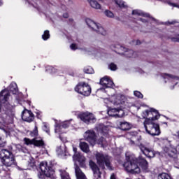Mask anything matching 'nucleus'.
Instances as JSON below:
<instances>
[{
  "label": "nucleus",
  "instance_id": "41",
  "mask_svg": "<svg viewBox=\"0 0 179 179\" xmlns=\"http://www.w3.org/2000/svg\"><path fill=\"white\" fill-rule=\"evenodd\" d=\"M168 4H169L170 6H173V8H178L179 9V5L176 3H171L170 1H168Z\"/></svg>",
  "mask_w": 179,
  "mask_h": 179
},
{
  "label": "nucleus",
  "instance_id": "14",
  "mask_svg": "<svg viewBox=\"0 0 179 179\" xmlns=\"http://www.w3.org/2000/svg\"><path fill=\"white\" fill-rule=\"evenodd\" d=\"M10 96V92L8 91V90L4 89L0 92V103L1 100H3V101H8L9 100V97ZM1 108H5L6 110H9L10 106H0V110Z\"/></svg>",
  "mask_w": 179,
  "mask_h": 179
},
{
  "label": "nucleus",
  "instance_id": "6",
  "mask_svg": "<svg viewBox=\"0 0 179 179\" xmlns=\"http://www.w3.org/2000/svg\"><path fill=\"white\" fill-rule=\"evenodd\" d=\"M74 90L79 94H82V96H85V97L90 96L92 94V87H90L89 83L85 81L79 82L75 87Z\"/></svg>",
  "mask_w": 179,
  "mask_h": 179
},
{
  "label": "nucleus",
  "instance_id": "11",
  "mask_svg": "<svg viewBox=\"0 0 179 179\" xmlns=\"http://www.w3.org/2000/svg\"><path fill=\"white\" fill-rule=\"evenodd\" d=\"M89 166L94 173V176L95 179L101 178V172H100V168H99L97 164L93 162V160H90Z\"/></svg>",
  "mask_w": 179,
  "mask_h": 179
},
{
  "label": "nucleus",
  "instance_id": "20",
  "mask_svg": "<svg viewBox=\"0 0 179 179\" xmlns=\"http://www.w3.org/2000/svg\"><path fill=\"white\" fill-rule=\"evenodd\" d=\"M87 1L90 3V6L92 8H94V9H101V5L97 2V1L95 0H87Z\"/></svg>",
  "mask_w": 179,
  "mask_h": 179
},
{
  "label": "nucleus",
  "instance_id": "46",
  "mask_svg": "<svg viewBox=\"0 0 179 179\" xmlns=\"http://www.w3.org/2000/svg\"><path fill=\"white\" fill-rule=\"evenodd\" d=\"M168 23L169 24H176V23H178L177 21L174 20V21H171V22H168Z\"/></svg>",
  "mask_w": 179,
  "mask_h": 179
},
{
  "label": "nucleus",
  "instance_id": "19",
  "mask_svg": "<svg viewBox=\"0 0 179 179\" xmlns=\"http://www.w3.org/2000/svg\"><path fill=\"white\" fill-rule=\"evenodd\" d=\"M120 128L122 131H129V129H131V126L129 125V123L127 122H120Z\"/></svg>",
  "mask_w": 179,
  "mask_h": 179
},
{
  "label": "nucleus",
  "instance_id": "13",
  "mask_svg": "<svg viewBox=\"0 0 179 179\" xmlns=\"http://www.w3.org/2000/svg\"><path fill=\"white\" fill-rule=\"evenodd\" d=\"M73 159L74 162H78L79 163L80 167L85 169L86 167V157L81 155L80 153H76L73 156Z\"/></svg>",
  "mask_w": 179,
  "mask_h": 179
},
{
  "label": "nucleus",
  "instance_id": "28",
  "mask_svg": "<svg viewBox=\"0 0 179 179\" xmlns=\"http://www.w3.org/2000/svg\"><path fill=\"white\" fill-rule=\"evenodd\" d=\"M51 37V35L50 34L49 30H45L43 32V34L42 35V38L44 40V41H47Z\"/></svg>",
  "mask_w": 179,
  "mask_h": 179
},
{
  "label": "nucleus",
  "instance_id": "61",
  "mask_svg": "<svg viewBox=\"0 0 179 179\" xmlns=\"http://www.w3.org/2000/svg\"><path fill=\"white\" fill-rule=\"evenodd\" d=\"M99 1H103V0H99Z\"/></svg>",
  "mask_w": 179,
  "mask_h": 179
},
{
  "label": "nucleus",
  "instance_id": "54",
  "mask_svg": "<svg viewBox=\"0 0 179 179\" xmlns=\"http://www.w3.org/2000/svg\"><path fill=\"white\" fill-rule=\"evenodd\" d=\"M177 136H178V138L179 139V131L177 132Z\"/></svg>",
  "mask_w": 179,
  "mask_h": 179
},
{
  "label": "nucleus",
  "instance_id": "23",
  "mask_svg": "<svg viewBox=\"0 0 179 179\" xmlns=\"http://www.w3.org/2000/svg\"><path fill=\"white\" fill-rule=\"evenodd\" d=\"M80 149L85 153H87L89 152V145L86 142H80Z\"/></svg>",
  "mask_w": 179,
  "mask_h": 179
},
{
  "label": "nucleus",
  "instance_id": "18",
  "mask_svg": "<svg viewBox=\"0 0 179 179\" xmlns=\"http://www.w3.org/2000/svg\"><path fill=\"white\" fill-rule=\"evenodd\" d=\"M98 34H101L102 36H106L107 34V31L103 28V27H101L99 24H97V27H95V29H94Z\"/></svg>",
  "mask_w": 179,
  "mask_h": 179
},
{
  "label": "nucleus",
  "instance_id": "31",
  "mask_svg": "<svg viewBox=\"0 0 179 179\" xmlns=\"http://www.w3.org/2000/svg\"><path fill=\"white\" fill-rule=\"evenodd\" d=\"M34 138L30 139L29 138H24V145L29 146V145H34Z\"/></svg>",
  "mask_w": 179,
  "mask_h": 179
},
{
  "label": "nucleus",
  "instance_id": "35",
  "mask_svg": "<svg viewBox=\"0 0 179 179\" xmlns=\"http://www.w3.org/2000/svg\"><path fill=\"white\" fill-rule=\"evenodd\" d=\"M109 69H110V71H117L118 67L117 66V64L112 62L109 64Z\"/></svg>",
  "mask_w": 179,
  "mask_h": 179
},
{
  "label": "nucleus",
  "instance_id": "3",
  "mask_svg": "<svg viewBox=\"0 0 179 179\" xmlns=\"http://www.w3.org/2000/svg\"><path fill=\"white\" fill-rule=\"evenodd\" d=\"M95 157L96 163L101 170H106V166L108 170H113L111 161L110 160V157L108 155L97 152L95 155Z\"/></svg>",
  "mask_w": 179,
  "mask_h": 179
},
{
  "label": "nucleus",
  "instance_id": "26",
  "mask_svg": "<svg viewBox=\"0 0 179 179\" xmlns=\"http://www.w3.org/2000/svg\"><path fill=\"white\" fill-rule=\"evenodd\" d=\"M158 179H173V178L167 173H162L159 174Z\"/></svg>",
  "mask_w": 179,
  "mask_h": 179
},
{
  "label": "nucleus",
  "instance_id": "1",
  "mask_svg": "<svg viewBox=\"0 0 179 179\" xmlns=\"http://www.w3.org/2000/svg\"><path fill=\"white\" fill-rule=\"evenodd\" d=\"M146 171L149 167L148 161L142 157L136 158L134 155H126V162L123 164L124 170L130 174H139L141 168Z\"/></svg>",
  "mask_w": 179,
  "mask_h": 179
},
{
  "label": "nucleus",
  "instance_id": "47",
  "mask_svg": "<svg viewBox=\"0 0 179 179\" xmlns=\"http://www.w3.org/2000/svg\"><path fill=\"white\" fill-rule=\"evenodd\" d=\"M164 75H165V76H168V78H173V75H171V74L164 73Z\"/></svg>",
  "mask_w": 179,
  "mask_h": 179
},
{
  "label": "nucleus",
  "instance_id": "53",
  "mask_svg": "<svg viewBox=\"0 0 179 179\" xmlns=\"http://www.w3.org/2000/svg\"><path fill=\"white\" fill-rule=\"evenodd\" d=\"M28 104H29V106H31V101H28Z\"/></svg>",
  "mask_w": 179,
  "mask_h": 179
},
{
  "label": "nucleus",
  "instance_id": "15",
  "mask_svg": "<svg viewBox=\"0 0 179 179\" xmlns=\"http://www.w3.org/2000/svg\"><path fill=\"white\" fill-rule=\"evenodd\" d=\"M99 85H101L105 89H108L114 86V82L108 76H105L100 79Z\"/></svg>",
  "mask_w": 179,
  "mask_h": 179
},
{
  "label": "nucleus",
  "instance_id": "16",
  "mask_svg": "<svg viewBox=\"0 0 179 179\" xmlns=\"http://www.w3.org/2000/svg\"><path fill=\"white\" fill-rule=\"evenodd\" d=\"M132 15H136V16H143V17H148L149 19H152L153 22H156V19L152 16H150V14L144 13L142 10H132Z\"/></svg>",
  "mask_w": 179,
  "mask_h": 179
},
{
  "label": "nucleus",
  "instance_id": "17",
  "mask_svg": "<svg viewBox=\"0 0 179 179\" xmlns=\"http://www.w3.org/2000/svg\"><path fill=\"white\" fill-rule=\"evenodd\" d=\"M34 146L36 148H43L45 146V143H44V140H37V138H34Z\"/></svg>",
  "mask_w": 179,
  "mask_h": 179
},
{
  "label": "nucleus",
  "instance_id": "37",
  "mask_svg": "<svg viewBox=\"0 0 179 179\" xmlns=\"http://www.w3.org/2000/svg\"><path fill=\"white\" fill-rule=\"evenodd\" d=\"M118 111H120V109H117V108L109 109L108 111V114H109L110 115H113L111 114V113H117Z\"/></svg>",
  "mask_w": 179,
  "mask_h": 179
},
{
  "label": "nucleus",
  "instance_id": "60",
  "mask_svg": "<svg viewBox=\"0 0 179 179\" xmlns=\"http://www.w3.org/2000/svg\"><path fill=\"white\" fill-rule=\"evenodd\" d=\"M164 117H165V118H167V117H166V116H164Z\"/></svg>",
  "mask_w": 179,
  "mask_h": 179
},
{
  "label": "nucleus",
  "instance_id": "44",
  "mask_svg": "<svg viewBox=\"0 0 179 179\" xmlns=\"http://www.w3.org/2000/svg\"><path fill=\"white\" fill-rule=\"evenodd\" d=\"M36 118L41 120V115L40 114V112L36 113Z\"/></svg>",
  "mask_w": 179,
  "mask_h": 179
},
{
  "label": "nucleus",
  "instance_id": "21",
  "mask_svg": "<svg viewBox=\"0 0 179 179\" xmlns=\"http://www.w3.org/2000/svg\"><path fill=\"white\" fill-rule=\"evenodd\" d=\"M85 22L87 24L88 27H90L91 29H92V30H94V29H96V27H97V23L94 22L93 20L87 18L85 20Z\"/></svg>",
  "mask_w": 179,
  "mask_h": 179
},
{
  "label": "nucleus",
  "instance_id": "42",
  "mask_svg": "<svg viewBox=\"0 0 179 179\" xmlns=\"http://www.w3.org/2000/svg\"><path fill=\"white\" fill-rule=\"evenodd\" d=\"M140 22H142V23H148V20L145 18H139Z\"/></svg>",
  "mask_w": 179,
  "mask_h": 179
},
{
  "label": "nucleus",
  "instance_id": "7",
  "mask_svg": "<svg viewBox=\"0 0 179 179\" xmlns=\"http://www.w3.org/2000/svg\"><path fill=\"white\" fill-rule=\"evenodd\" d=\"M160 115L159 110L150 108V110H145L143 112L142 117L145 120H150V122H153V121H157L160 118Z\"/></svg>",
  "mask_w": 179,
  "mask_h": 179
},
{
  "label": "nucleus",
  "instance_id": "36",
  "mask_svg": "<svg viewBox=\"0 0 179 179\" xmlns=\"http://www.w3.org/2000/svg\"><path fill=\"white\" fill-rule=\"evenodd\" d=\"M104 13L108 17H114V13L109 10H106Z\"/></svg>",
  "mask_w": 179,
  "mask_h": 179
},
{
  "label": "nucleus",
  "instance_id": "57",
  "mask_svg": "<svg viewBox=\"0 0 179 179\" xmlns=\"http://www.w3.org/2000/svg\"><path fill=\"white\" fill-rule=\"evenodd\" d=\"M163 124H165L166 125H167V122H164Z\"/></svg>",
  "mask_w": 179,
  "mask_h": 179
},
{
  "label": "nucleus",
  "instance_id": "51",
  "mask_svg": "<svg viewBox=\"0 0 179 179\" xmlns=\"http://www.w3.org/2000/svg\"><path fill=\"white\" fill-rule=\"evenodd\" d=\"M110 179H116L115 176H114V174L111 175Z\"/></svg>",
  "mask_w": 179,
  "mask_h": 179
},
{
  "label": "nucleus",
  "instance_id": "34",
  "mask_svg": "<svg viewBox=\"0 0 179 179\" xmlns=\"http://www.w3.org/2000/svg\"><path fill=\"white\" fill-rule=\"evenodd\" d=\"M134 94L136 97H138V99H143V94L139 91H134Z\"/></svg>",
  "mask_w": 179,
  "mask_h": 179
},
{
  "label": "nucleus",
  "instance_id": "22",
  "mask_svg": "<svg viewBox=\"0 0 179 179\" xmlns=\"http://www.w3.org/2000/svg\"><path fill=\"white\" fill-rule=\"evenodd\" d=\"M9 92L13 94H17V92H19V89H17V85L15 84H10L9 87Z\"/></svg>",
  "mask_w": 179,
  "mask_h": 179
},
{
  "label": "nucleus",
  "instance_id": "59",
  "mask_svg": "<svg viewBox=\"0 0 179 179\" xmlns=\"http://www.w3.org/2000/svg\"><path fill=\"white\" fill-rule=\"evenodd\" d=\"M132 143H135V142H134L133 141H131Z\"/></svg>",
  "mask_w": 179,
  "mask_h": 179
},
{
  "label": "nucleus",
  "instance_id": "33",
  "mask_svg": "<svg viewBox=\"0 0 179 179\" xmlns=\"http://www.w3.org/2000/svg\"><path fill=\"white\" fill-rule=\"evenodd\" d=\"M31 136H38V128L37 126H35L33 131L30 132Z\"/></svg>",
  "mask_w": 179,
  "mask_h": 179
},
{
  "label": "nucleus",
  "instance_id": "12",
  "mask_svg": "<svg viewBox=\"0 0 179 179\" xmlns=\"http://www.w3.org/2000/svg\"><path fill=\"white\" fill-rule=\"evenodd\" d=\"M85 141L89 142L92 146L96 145V133L93 130H87L85 134Z\"/></svg>",
  "mask_w": 179,
  "mask_h": 179
},
{
  "label": "nucleus",
  "instance_id": "8",
  "mask_svg": "<svg viewBox=\"0 0 179 179\" xmlns=\"http://www.w3.org/2000/svg\"><path fill=\"white\" fill-rule=\"evenodd\" d=\"M78 117L81 121L85 122V124H93L96 122V117H94V115L90 113H83L78 115Z\"/></svg>",
  "mask_w": 179,
  "mask_h": 179
},
{
  "label": "nucleus",
  "instance_id": "30",
  "mask_svg": "<svg viewBox=\"0 0 179 179\" xmlns=\"http://www.w3.org/2000/svg\"><path fill=\"white\" fill-rule=\"evenodd\" d=\"M101 133L103 136H108V127L106 126H101Z\"/></svg>",
  "mask_w": 179,
  "mask_h": 179
},
{
  "label": "nucleus",
  "instance_id": "2",
  "mask_svg": "<svg viewBox=\"0 0 179 179\" xmlns=\"http://www.w3.org/2000/svg\"><path fill=\"white\" fill-rule=\"evenodd\" d=\"M0 162L6 167H16V157L12 152V150L8 149H1L0 151Z\"/></svg>",
  "mask_w": 179,
  "mask_h": 179
},
{
  "label": "nucleus",
  "instance_id": "50",
  "mask_svg": "<svg viewBox=\"0 0 179 179\" xmlns=\"http://www.w3.org/2000/svg\"><path fill=\"white\" fill-rule=\"evenodd\" d=\"M166 153H168V156H169V157H173V155L170 154V151L166 152Z\"/></svg>",
  "mask_w": 179,
  "mask_h": 179
},
{
  "label": "nucleus",
  "instance_id": "48",
  "mask_svg": "<svg viewBox=\"0 0 179 179\" xmlns=\"http://www.w3.org/2000/svg\"><path fill=\"white\" fill-rule=\"evenodd\" d=\"M141 43H142L141 42L140 40H137L136 45H140V44H141Z\"/></svg>",
  "mask_w": 179,
  "mask_h": 179
},
{
  "label": "nucleus",
  "instance_id": "38",
  "mask_svg": "<svg viewBox=\"0 0 179 179\" xmlns=\"http://www.w3.org/2000/svg\"><path fill=\"white\" fill-rule=\"evenodd\" d=\"M171 41L173 43H179V37H169Z\"/></svg>",
  "mask_w": 179,
  "mask_h": 179
},
{
  "label": "nucleus",
  "instance_id": "9",
  "mask_svg": "<svg viewBox=\"0 0 179 179\" xmlns=\"http://www.w3.org/2000/svg\"><path fill=\"white\" fill-rule=\"evenodd\" d=\"M138 148L142 153L146 156V157H148L149 159L155 157L156 153H155V150H153L152 148H149L142 143L138 145Z\"/></svg>",
  "mask_w": 179,
  "mask_h": 179
},
{
  "label": "nucleus",
  "instance_id": "40",
  "mask_svg": "<svg viewBox=\"0 0 179 179\" xmlns=\"http://www.w3.org/2000/svg\"><path fill=\"white\" fill-rule=\"evenodd\" d=\"M6 142L2 141V138L0 137V148H5Z\"/></svg>",
  "mask_w": 179,
  "mask_h": 179
},
{
  "label": "nucleus",
  "instance_id": "10",
  "mask_svg": "<svg viewBox=\"0 0 179 179\" xmlns=\"http://www.w3.org/2000/svg\"><path fill=\"white\" fill-rule=\"evenodd\" d=\"M34 114L33 113V112H31V110L24 109L22 111V120H23L25 122H33L34 121Z\"/></svg>",
  "mask_w": 179,
  "mask_h": 179
},
{
  "label": "nucleus",
  "instance_id": "52",
  "mask_svg": "<svg viewBox=\"0 0 179 179\" xmlns=\"http://www.w3.org/2000/svg\"><path fill=\"white\" fill-rule=\"evenodd\" d=\"M3 3H2V0H0V6H2Z\"/></svg>",
  "mask_w": 179,
  "mask_h": 179
},
{
  "label": "nucleus",
  "instance_id": "32",
  "mask_svg": "<svg viewBox=\"0 0 179 179\" xmlns=\"http://www.w3.org/2000/svg\"><path fill=\"white\" fill-rule=\"evenodd\" d=\"M45 72L48 73H52L53 72H55V68L52 67V66H46Z\"/></svg>",
  "mask_w": 179,
  "mask_h": 179
},
{
  "label": "nucleus",
  "instance_id": "39",
  "mask_svg": "<svg viewBox=\"0 0 179 179\" xmlns=\"http://www.w3.org/2000/svg\"><path fill=\"white\" fill-rule=\"evenodd\" d=\"M70 48L71 50H73V51H75L76 50H78V46L76 45V43H72L71 45H70Z\"/></svg>",
  "mask_w": 179,
  "mask_h": 179
},
{
  "label": "nucleus",
  "instance_id": "25",
  "mask_svg": "<svg viewBox=\"0 0 179 179\" xmlns=\"http://www.w3.org/2000/svg\"><path fill=\"white\" fill-rule=\"evenodd\" d=\"M115 3L119 6V8H121L123 9L128 8V6L125 5V2L122 0H116Z\"/></svg>",
  "mask_w": 179,
  "mask_h": 179
},
{
  "label": "nucleus",
  "instance_id": "45",
  "mask_svg": "<svg viewBox=\"0 0 179 179\" xmlns=\"http://www.w3.org/2000/svg\"><path fill=\"white\" fill-rule=\"evenodd\" d=\"M44 128H45V132L47 133V134H50V129H48V127H47V125H44Z\"/></svg>",
  "mask_w": 179,
  "mask_h": 179
},
{
  "label": "nucleus",
  "instance_id": "24",
  "mask_svg": "<svg viewBox=\"0 0 179 179\" xmlns=\"http://www.w3.org/2000/svg\"><path fill=\"white\" fill-rule=\"evenodd\" d=\"M69 125H71V122H69V121H65L61 123V124H57V128H59V129H61V128L66 129V128H69Z\"/></svg>",
  "mask_w": 179,
  "mask_h": 179
},
{
  "label": "nucleus",
  "instance_id": "56",
  "mask_svg": "<svg viewBox=\"0 0 179 179\" xmlns=\"http://www.w3.org/2000/svg\"><path fill=\"white\" fill-rule=\"evenodd\" d=\"M70 22H73V19H69Z\"/></svg>",
  "mask_w": 179,
  "mask_h": 179
},
{
  "label": "nucleus",
  "instance_id": "43",
  "mask_svg": "<svg viewBox=\"0 0 179 179\" xmlns=\"http://www.w3.org/2000/svg\"><path fill=\"white\" fill-rule=\"evenodd\" d=\"M63 17H64V19H68L69 17V14H68L67 13H64Z\"/></svg>",
  "mask_w": 179,
  "mask_h": 179
},
{
  "label": "nucleus",
  "instance_id": "5",
  "mask_svg": "<svg viewBox=\"0 0 179 179\" xmlns=\"http://www.w3.org/2000/svg\"><path fill=\"white\" fill-rule=\"evenodd\" d=\"M39 169L41 173L45 177L51 179H55V171L54 170V165L52 164H48L47 162H41Z\"/></svg>",
  "mask_w": 179,
  "mask_h": 179
},
{
  "label": "nucleus",
  "instance_id": "58",
  "mask_svg": "<svg viewBox=\"0 0 179 179\" xmlns=\"http://www.w3.org/2000/svg\"><path fill=\"white\" fill-rule=\"evenodd\" d=\"M132 106V104L128 105L129 107H131Z\"/></svg>",
  "mask_w": 179,
  "mask_h": 179
},
{
  "label": "nucleus",
  "instance_id": "4",
  "mask_svg": "<svg viewBox=\"0 0 179 179\" xmlns=\"http://www.w3.org/2000/svg\"><path fill=\"white\" fill-rule=\"evenodd\" d=\"M143 124L147 134L152 136H159L160 135L161 131L159 124L150 122V119H145Z\"/></svg>",
  "mask_w": 179,
  "mask_h": 179
},
{
  "label": "nucleus",
  "instance_id": "29",
  "mask_svg": "<svg viewBox=\"0 0 179 179\" xmlns=\"http://www.w3.org/2000/svg\"><path fill=\"white\" fill-rule=\"evenodd\" d=\"M83 71L85 73H87L89 75H92V73H94V69L92 68V66H86L84 68Z\"/></svg>",
  "mask_w": 179,
  "mask_h": 179
},
{
  "label": "nucleus",
  "instance_id": "27",
  "mask_svg": "<svg viewBox=\"0 0 179 179\" xmlns=\"http://www.w3.org/2000/svg\"><path fill=\"white\" fill-rule=\"evenodd\" d=\"M61 179H71L69 173L66 171H60Z\"/></svg>",
  "mask_w": 179,
  "mask_h": 179
},
{
  "label": "nucleus",
  "instance_id": "49",
  "mask_svg": "<svg viewBox=\"0 0 179 179\" xmlns=\"http://www.w3.org/2000/svg\"><path fill=\"white\" fill-rule=\"evenodd\" d=\"M78 149L76 148H73V152H75V155L76 153H80V152H78Z\"/></svg>",
  "mask_w": 179,
  "mask_h": 179
},
{
  "label": "nucleus",
  "instance_id": "55",
  "mask_svg": "<svg viewBox=\"0 0 179 179\" xmlns=\"http://www.w3.org/2000/svg\"><path fill=\"white\" fill-rule=\"evenodd\" d=\"M71 76H75V73H72L71 74Z\"/></svg>",
  "mask_w": 179,
  "mask_h": 179
}]
</instances>
